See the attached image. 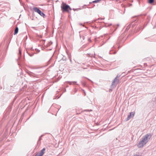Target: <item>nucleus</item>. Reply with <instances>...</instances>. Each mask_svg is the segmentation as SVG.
Listing matches in <instances>:
<instances>
[{
  "label": "nucleus",
  "mask_w": 156,
  "mask_h": 156,
  "mask_svg": "<svg viewBox=\"0 0 156 156\" xmlns=\"http://www.w3.org/2000/svg\"><path fill=\"white\" fill-rule=\"evenodd\" d=\"M151 136L150 133L147 134L144 136L137 144V147L139 148L143 147L149 140Z\"/></svg>",
  "instance_id": "obj_1"
},
{
  "label": "nucleus",
  "mask_w": 156,
  "mask_h": 156,
  "mask_svg": "<svg viewBox=\"0 0 156 156\" xmlns=\"http://www.w3.org/2000/svg\"><path fill=\"white\" fill-rule=\"evenodd\" d=\"M61 8L62 9L63 11L64 12H68L69 9L70 10H72V9L69 5L63 3H62V5L61 6Z\"/></svg>",
  "instance_id": "obj_2"
},
{
  "label": "nucleus",
  "mask_w": 156,
  "mask_h": 156,
  "mask_svg": "<svg viewBox=\"0 0 156 156\" xmlns=\"http://www.w3.org/2000/svg\"><path fill=\"white\" fill-rule=\"evenodd\" d=\"M33 9L35 12L39 14L41 16H43V17H44L45 16V15L37 8L34 7Z\"/></svg>",
  "instance_id": "obj_3"
},
{
  "label": "nucleus",
  "mask_w": 156,
  "mask_h": 156,
  "mask_svg": "<svg viewBox=\"0 0 156 156\" xmlns=\"http://www.w3.org/2000/svg\"><path fill=\"white\" fill-rule=\"evenodd\" d=\"M118 77H119V76L118 75L117 76V77L115 78V79H114L113 81L112 82V86H113L115 85H117L118 83L119 82V80L117 78Z\"/></svg>",
  "instance_id": "obj_4"
},
{
  "label": "nucleus",
  "mask_w": 156,
  "mask_h": 156,
  "mask_svg": "<svg viewBox=\"0 0 156 156\" xmlns=\"http://www.w3.org/2000/svg\"><path fill=\"white\" fill-rule=\"evenodd\" d=\"M135 115V112H132L129 113V115H128L127 118L126 120H129L131 117H133Z\"/></svg>",
  "instance_id": "obj_5"
},
{
  "label": "nucleus",
  "mask_w": 156,
  "mask_h": 156,
  "mask_svg": "<svg viewBox=\"0 0 156 156\" xmlns=\"http://www.w3.org/2000/svg\"><path fill=\"white\" fill-rule=\"evenodd\" d=\"M45 151V148H43L42 150H41L40 153L37 154H38L39 156H42L43 154H44Z\"/></svg>",
  "instance_id": "obj_6"
},
{
  "label": "nucleus",
  "mask_w": 156,
  "mask_h": 156,
  "mask_svg": "<svg viewBox=\"0 0 156 156\" xmlns=\"http://www.w3.org/2000/svg\"><path fill=\"white\" fill-rule=\"evenodd\" d=\"M18 31V28L17 27H16L15 30V32L14 34L15 35L17 34Z\"/></svg>",
  "instance_id": "obj_7"
},
{
  "label": "nucleus",
  "mask_w": 156,
  "mask_h": 156,
  "mask_svg": "<svg viewBox=\"0 0 156 156\" xmlns=\"http://www.w3.org/2000/svg\"><path fill=\"white\" fill-rule=\"evenodd\" d=\"M68 83L69 84H72V83H73V84H75L76 83V82H68Z\"/></svg>",
  "instance_id": "obj_8"
},
{
  "label": "nucleus",
  "mask_w": 156,
  "mask_h": 156,
  "mask_svg": "<svg viewBox=\"0 0 156 156\" xmlns=\"http://www.w3.org/2000/svg\"><path fill=\"white\" fill-rule=\"evenodd\" d=\"M154 2V0H149V2L150 3H153Z\"/></svg>",
  "instance_id": "obj_9"
},
{
  "label": "nucleus",
  "mask_w": 156,
  "mask_h": 156,
  "mask_svg": "<svg viewBox=\"0 0 156 156\" xmlns=\"http://www.w3.org/2000/svg\"><path fill=\"white\" fill-rule=\"evenodd\" d=\"M101 0H95V1H93V2L94 3H96V2H98L99 1H100Z\"/></svg>",
  "instance_id": "obj_10"
},
{
  "label": "nucleus",
  "mask_w": 156,
  "mask_h": 156,
  "mask_svg": "<svg viewBox=\"0 0 156 156\" xmlns=\"http://www.w3.org/2000/svg\"><path fill=\"white\" fill-rule=\"evenodd\" d=\"M19 53L20 55H21V51L20 49H19Z\"/></svg>",
  "instance_id": "obj_11"
},
{
  "label": "nucleus",
  "mask_w": 156,
  "mask_h": 156,
  "mask_svg": "<svg viewBox=\"0 0 156 156\" xmlns=\"http://www.w3.org/2000/svg\"><path fill=\"white\" fill-rule=\"evenodd\" d=\"M73 10L74 11H75L76 10H78V9H73Z\"/></svg>",
  "instance_id": "obj_12"
},
{
  "label": "nucleus",
  "mask_w": 156,
  "mask_h": 156,
  "mask_svg": "<svg viewBox=\"0 0 156 156\" xmlns=\"http://www.w3.org/2000/svg\"><path fill=\"white\" fill-rule=\"evenodd\" d=\"M36 50H37V51H38V52H39V51H39V50H37V49H36Z\"/></svg>",
  "instance_id": "obj_13"
},
{
  "label": "nucleus",
  "mask_w": 156,
  "mask_h": 156,
  "mask_svg": "<svg viewBox=\"0 0 156 156\" xmlns=\"http://www.w3.org/2000/svg\"><path fill=\"white\" fill-rule=\"evenodd\" d=\"M35 156H39V155L37 154Z\"/></svg>",
  "instance_id": "obj_14"
},
{
  "label": "nucleus",
  "mask_w": 156,
  "mask_h": 156,
  "mask_svg": "<svg viewBox=\"0 0 156 156\" xmlns=\"http://www.w3.org/2000/svg\"><path fill=\"white\" fill-rule=\"evenodd\" d=\"M30 55V56H32V55Z\"/></svg>",
  "instance_id": "obj_15"
},
{
  "label": "nucleus",
  "mask_w": 156,
  "mask_h": 156,
  "mask_svg": "<svg viewBox=\"0 0 156 156\" xmlns=\"http://www.w3.org/2000/svg\"><path fill=\"white\" fill-rule=\"evenodd\" d=\"M80 25H82V24H80Z\"/></svg>",
  "instance_id": "obj_16"
},
{
  "label": "nucleus",
  "mask_w": 156,
  "mask_h": 156,
  "mask_svg": "<svg viewBox=\"0 0 156 156\" xmlns=\"http://www.w3.org/2000/svg\"><path fill=\"white\" fill-rule=\"evenodd\" d=\"M112 25V24H110V25Z\"/></svg>",
  "instance_id": "obj_17"
}]
</instances>
